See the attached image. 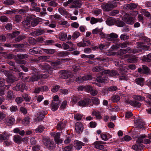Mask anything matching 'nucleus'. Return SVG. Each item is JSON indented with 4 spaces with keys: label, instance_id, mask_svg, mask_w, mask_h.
Returning a JSON list of instances; mask_svg holds the SVG:
<instances>
[{
    "label": "nucleus",
    "instance_id": "f257e3e1",
    "mask_svg": "<svg viewBox=\"0 0 151 151\" xmlns=\"http://www.w3.org/2000/svg\"><path fill=\"white\" fill-rule=\"evenodd\" d=\"M43 142L44 145L49 149L52 150L55 147V145L54 142L51 140L49 138H44L43 139Z\"/></svg>",
    "mask_w": 151,
    "mask_h": 151
},
{
    "label": "nucleus",
    "instance_id": "f03ea898",
    "mask_svg": "<svg viewBox=\"0 0 151 151\" xmlns=\"http://www.w3.org/2000/svg\"><path fill=\"white\" fill-rule=\"evenodd\" d=\"M63 48L69 51H72L75 49V45L71 42H63L62 44Z\"/></svg>",
    "mask_w": 151,
    "mask_h": 151
},
{
    "label": "nucleus",
    "instance_id": "7ed1b4c3",
    "mask_svg": "<svg viewBox=\"0 0 151 151\" xmlns=\"http://www.w3.org/2000/svg\"><path fill=\"white\" fill-rule=\"evenodd\" d=\"M117 6L116 3L113 4L111 3L103 4L101 5V7L104 11H109L111 10L113 8L116 7Z\"/></svg>",
    "mask_w": 151,
    "mask_h": 151
},
{
    "label": "nucleus",
    "instance_id": "20e7f679",
    "mask_svg": "<svg viewBox=\"0 0 151 151\" xmlns=\"http://www.w3.org/2000/svg\"><path fill=\"white\" fill-rule=\"evenodd\" d=\"M100 73L101 75H107L108 76L113 77L118 76L119 75L117 71L114 70H104L101 72H100Z\"/></svg>",
    "mask_w": 151,
    "mask_h": 151
},
{
    "label": "nucleus",
    "instance_id": "39448f33",
    "mask_svg": "<svg viewBox=\"0 0 151 151\" xmlns=\"http://www.w3.org/2000/svg\"><path fill=\"white\" fill-rule=\"evenodd\" d=\"M134 19L129 14L125 13L124 15L123 21L127 24H132L134 22Z\"/></svg>",
    "mask_w": 151,
    "mask_h": 151
},
{
    "label": "nucleus",
    "instance_id": "423d86ee",
    "mask_svg": "<svg viewBox=\"0 0 151 151\" xmlns=\"http://www.w3.org/2000/svg\"><path fill=\"white\" fill-rule=\"evenodd\" d=\"M51 135L54 137V139L55 142L57 144L61 143L62 142V140L60 139V135L59 132H52L50 134Z\"/></svg>",
    "mask_w": 151,
    "mask_h": 151
},
{
    "label": "nucleus",
    "instance_id": "0eeeda50",
    "mask_svg": "<svg viewBox=\"0 0 151 151\" xmlns=\"http://www.w3.org/2000/svg\"><path fill=\"white\" fill-rule=\"evenodd\" d=\"M73 4L70 6V8H79L82 5L81 0H72Z\"/></svg>",
    "mask_w": 151,
    "mask_h": 151
},
{
    "label": "nucleus",
    "instance_id": "6e6552de",
    "mask_svg": "<svg viewBox=\"0 0 151 151\" xmlns=\"http://www.w3.org/2000/svg\"><path fill=\"white\" fill-rule=\"evenodd\" d=\"M124 58L128 62L133 63L136 62L137 60L136 58L133 56H130L127 54L124 56Z\"/></svg>",
    "mask_w": 151,
    "mask_h": 151
},
{
    "label": "nucleus",
    "instance_id": "1a4fd4ad",
    "mask_svg": "<svg viewBox=\"0 0 151 151\" xmlns=\"http://www.w3.org/2000/svg\"><path fill=\"white\" fill-rule=\"evenodd\" d=\"M105 143V142L99 141L95 142L93 145L95 148L99 150H102L104 148V146L102 144Z\"/></svg>",
    "mask_w": 151,
    "mask_h": 151
},
{
    "label": "nucleus",
    "instance_id": "9d476101",
    "mask_svg": "<svg viewBox=\"0 0 151 151\" xmlns=\"http://www.w3.org/2000/svg\"><path fill=\"white\" fill-rule=\"evenodd\" d=\"M75 130L76 132L78 133H80L83 130L82 124L80 122H78L75 124Z\"/></svg>",
    "mask_w": 151,
    "mask_h": 151
},
{
    "label": "nucleus",
    "instance_id": "9b49d317",
    "mask_svg": "<svg viewBox=\"0 0 151 151\" xmlns=\"http://www.w3.org/2000/svg\"><path fill=\"white\" fill-rule=\"evenodd\" d=\"M25 88V85L22 83H19L17 84L16 86L14 87V89L16 91H20L23 92Z\"/></svg>",
    "mask_w": 151,
    "mask_h": 151
},
{
    "label": "nucleus",
    "instance_id": "f8f14e48",
    "mask_svg": "<svg viewBox=\"0 0 151 151\" xmlns=\"http://www.w3.org/2000/svg\"><path fill=\"white\" fill-rule=\"evenodd\" d=\"M135 122L136 126L138 128H142L144 127L145 122L141 118L138 119Z\"/></svg>",
    "mask_w": 151,
    "mask_h": 151
},
{
    "label": "nucleus",
    "instance_id": "ddd939ff",
    "mask_svg": "<svg viewBox=\"0 0 151 151\" xmlns=\"http://www.w3.org/2000/svg\"><path fill=\"white\" fill-rule=\"evenodd\" d=\"M91 102L89 99H86L83 100H81L78 102V104L81 106H86L88 105Z\"/></svg>",
    "mask_w": 151,
    "mask_h": 151
},
{
    "label": "nucleus",
    "instance_id": "4468645a",
    "mask_svg": "<svg viewBox=\"0 0 151 151\" xmlns=\"http://www.w3.org/2000/svg\"><path fill=\"white\" fill-rule=\"evenodd\" d=\"M118 35L116 33L114 32L111 33L109 34H108L106 39L109 41H113L114 39L117 38Z\"/></svg>",
    "mask_w": 151,
    "mask_h": 151
},
{
    "label": "nucleus",
    "instance_id": "2eb2a0df",
    "mask_svg": "<svg viewBox=\"0 0 151 151\" xmlns=\"http://www.w3.org/2000/svg\"><path fill=\"white\" fill-rule=\"evenodd\" d=\"M66 125V122L65 121H61L59 122L57 126L58 129L62 130L65 129Z\"/></svg>",
    "mask_w": 151,
    "mask_h": 151
},
{
    "label": "nucleus",
    "instance_id": "dca6fc26",
    "mask_svg": "<svg viewBox=\"0 0 151 151\" xmlns=\"http://www.w3.org/2000/svg\"><path fill=\"white\" fill-rule=\"evenodd\" d=\"M45 117V114L40 112L37 113V116L34 119V122H38L41 121Z\"/></svg>",
    "mask_w": 151,
    "mask_h": 151
},
{
    "label": "nucleus",
    "instance_id": "f3484780",
    "mask_svg": "<svg viewBox=\"0 0 151 151\" xmlns=\"http://www.w3.org/2000/svg\"><path fill=\"white\" fill-rule=\"evenodd\" d=\"M74 144L76 147V149L78 150H80L82 147V146L85 145V143L79 141H75Z\"/></svg>",
    "mask_w": 151,
    "mask_h": 151
},
{
    "label": "nucleus",
    "instance_id": "a211bd4d",
    "mask_svg": "<svg viewBox=\"0 0 151 151\" xmlns=\"http://www.w3.org/2000/svg\"><path fill=\"white\" fill-rule=\"evenodd\" d=\"M15 122L14 118L12 117H9L6 118V124L9 126L12 125Z\"/></svg>",
    "mask_w": 151,
    "mask_h": 151
},
{
    "label": "nucleus",
    "instance_id": "6ab92c4d",
    "mask_svg": "<svg viewBox=\"0 0 151 151\" xmlns=\"http://www.w3.org/2000/svg\"><path fill=\"white\" fill-rule=\"evenodd\" d=\"M31 19H26L22 22L23 26L26 28H28L31 26Z\"/></svg>",
    "mask_w": 151,
    "mask_h": 151
},
{
    "label": "nucleus",
    "instance_id": "aec40b11",
    "mask_svg": "<svg viewBox=\"0 0 151 151\" xmlns=\"http://www.w3.org/2000/svg\"><path fill=\"white\" fill-rule=\"evenodd\" d=\"M13 140L15 143L20 144L22 142V139L19 135L16 134L13 137Z\"/></svg>",
    "mask_w": 151,
    "mask_h": 151
},
{
    "label": "nucleus",
    "instance_id": "412c9836",
    "mask_svg": "<svg viewBox=\"0 0 151 151\" xmlns=\"http://www.w3.org/2000/svg\"><path fill=\"white\" fill-rule=\"evenodd\" d=\"M44 32V30L43 29H40L39 30L32 32L30 33V35L33 36H38L43 34Z\"/></svg>",
    "mask_w": 151,
    "mask_h": 151
},
{
    "label": "nucleus",
    "instance_id": "4be33fe9",
    "mask_svg": "<svg viewBox=\"0 0 151 151\" xmlns=\"http://www.w3.org/2000/svg\"><path fill=\"white\" fill-rule=\"evenodd\" d=\"M60 103H55L54 101H52L51 104V109L52 111H56L58 108Z\"/></svg>",
    "mask_w": 151,
    "mask_h": 151
},
{
    "label": "nucleus",
    "instance_id": "5701e85b",
    "mask_svg": "<svg viewBox=\"0 0 151 151\" xmlns=\"http://www.w3.org/2000/svg\"><path fill=\"white\" fill-rule=\"evenodd\" d=\"M116 19L112 17H109L108 18L106 21V24L109 25L111 26L114 24L115 23Z\"/></svg>",
    "mask_w": 151,
    "mask_h": 151
},
{
    "label": "nucleus",
    "instance_id": "b1692460",
    "mask_svg": "<svg viewBox=\"0 0 151 151\" xmlns=\"http://www.w3.org/2000/svg\"><path fill=\"white\" fill-rule=\"evenodd\" d=\"M16 80L15 78L12 75H9L6 79V82L9 84L12 83Z\"/></svg>",
    "mask_w": 151,
    "mask_h": 151
},
{
    "label": "nucleus",
    "instance_id": "393cba45",
    "mask_svg": "<svg viewBox=\"0 0 151 151\" xmlns=\"http://www.w3.org/2000/svg\"><path fill=\"white\" fill-rule=\"evenodd\" d=\"M15 98L12 91H9L7 93V98L8 100H13Z\"/></svg>",
    "mask_w": 151,
    "mask_h": 151
},
{
    "label": "nucleus",
    "instance_id": "a878e982",
    "mask_svg": "<svg viewBox=\"0 0 151 151\" xmlns=\"http://www.w3.org/2000/svg\"><path fill=\"white\" fill-rule=\"evenodd\" d=\"M67 38V34L65 32H60L58 35V38L61 41H65Z\"/></svg>",
    "mask_w": 151,
    "mask_h": 151
},
{
    "label": "nucleus",
    "instance_id": "bb28decb",
    "mask_svg": "<svg viewBox=\"0 0 151 151\" xmlns=\"http://www.w3.org/2000/svg\"><path fill=\"white\" fill-rule=\"evenodd\" d=\"M132 148L133 149L137 151L142 150L143 148V145L142 144L136 145H133Z\"/></svg>",
    "mask_w": 151,
    "mask_h": 151
},
{
    "label": "nucleus",
    "instance_id": "cd10ccee",
    "mask_svg": "<svg viewBox=\"0 0 151 151\" xmlns=\"http://www.w3.org/2000/svg\"><path fill=\"white\" fill-rule=\"evenodd\" d=\"M142 73L148 75L150 74V69L145 65H142Z\"/></svg>",
    "mask_w": 151,
    "mask_h": 151
},
{
    "label": "nucleus",
    "instance_id": "c85d7f7f",
    "mask_svg": "<svg viewBox=\"0 0 151 151\" xmlns=\"http://www.w3.org/2000/svg\"><path fill=\"white\" fill-rule=\"evenodd\" d=\"M41 67L43 70H46L48 73L50 74L52 73V71L50 70L51 68L49 65H42Z\"/></svg>",
    "mask_w": 151,
    "mask_h": 151
},
{
    "label": "nucleus",
    "instance_id": "c756f323",
    "mask_svg": "<svg viewBox=\"0 0 151 151\" xmlns=\"http://www.w3.org/2000/svg\"><path fill=\"white\" fill-rule=\"evenodd\" d=\"M96 81L99 82H108V78H102L101 76H99L96 78Z\"/></svg>",
    "mask_w": 151,
    "mask_h": 151
},
{
    "label": "nucleus",
    "instance_id": "7c9ffc66",
    "mask_svg": "<svg viewBox=\"0 0 151 151\" xmlns=\"http://www.w3.org/2000/svg\"><path fill=\"white\" fill-rule=\"evenodd\" d=\"M68 78L67 79V83L68 84H70V83L73 82L75 80V76L72 74H70L69 75Z\"/></svg>",
    "mask_w": 151,
    "mask_h": 151
},
{
    "label": "nucleus",
    "instance_id": "2f4dec72",
    "mask_svg": "<svg viewBox=\"0 0 151 151\" xmlns=\"http://www.w3.org/2000/svg\"><path fill=\"white\" fill-rule=\"evenodd\" d=\"M39 49L37 47H34L29 50V53L31 55L37 54L38 52Z\"/></svg>",
    "mask_w": 151,
    "mask_h": 151
},
{
    "label": "nucleus",
    "instance_id": "473e14b6",
    "mask_svg": "<svg viewBox=\"0 0 151 151\" xmlns=\"http://www.w3.org/2000/svg\"><path fill=\"white\" fill-rule=\"evenodd\" d=\"M43 52L50 54H52L55 52V50L52 49H42Z\"/></svg>",
    "mask_w": 151,
    "mask_h": 151
},
{
    "label": "nucleus",
    "instance_id": "72a5a7b5",
    "mask_svg": "<svg viewBox=\"0 0 151 151\" xmlns=\"http://www.w3.org/2000/svg\"><path fill=\"white\" fill-rule=\"evenodd\" d=\"M70 54L69 52L67 51H62L59 52L58 54V55L60 57L67 56Z\"/></svg>",
    "mask_w": 151,
    "mask_h": 151
},
{
    "label": "nucleus",
    "instance_id": "f704fd0d",
    "mask_svg": "<svg viewBox=\"0 0 151 151\" xmlns=\"http://www.w3.org/2000/svg\"><path fill=\"white\" fill-rule=\"evenodd\" d=\"M144 79L143 78H138L135 79V82L137 84L142 86L144 84Z\"/></svg>",
    "mask_w": 151,
    "mask_h": 151
},
{
    "label": "nucleus",
    "instance_id": "c9c22d12",
    "mask_svg": "<svg viewBox=\"0 0 151 151\" xmlns=\"http://www.w3.org/2000/svg\"><path fill=\"white\" fill-rule=\"evenodd\" d=\"M48 4L49 6L53 7H56L58 5L56 0H53L50 1L48 3Z\"/></svg>",
    "mask_w": 151,
    "mask_h": 151
},
{
    "label": "nucleus",
    "instance_id": "e433bc0d",
    "mask_svg": "<svg viewBox=\"0 0 151 151\" xmlns=\"http://www.w3.org/2000/svg\"><path fill=\"white\" fill-rule=\"evenodd\" d=\"M92 115L93 116H95L96 119H100L101 118V116L100 114V113L99 111H96L93 110L92 112Z\"/></svg>",
    "mask_w": 151,
    "mask_h": 151
},
{
    "label": "nucleus",
    "instance_id": "4c0bfd02",
    "mask_svg": "<svg viewBox=\"0 0 151 151\" xmlns=\"http://www.w3.org/2000/svg\"><path fill=\"white\" fill-rule=\"evenodd\" d=\"M146 137L145 135V134H142L140 135L139 137H138L136 141L137 143H141L142 142V139L145 138Z\"/></svg>",
    "mask_w": 151,
    "mask_h": 151
},
{
    "label": "nucleus",
    "instance_id": "58836bf2",
    "mask_svg": "<svg viewBox=\"0 0 151 151\" xmlns=\"http://www.w3.org/2000/svg\"><path fill=\"white\" fill-rule=\"evenodd\" d=\"M30 118L29 116H27L24 118V119L22 121V124L26 125L29 124L30 122Z\"/></svg>",
    "mask_w": 151,
    "mask_h": 151
},
{
    "label": "nucleus",
    "instance_id": "ea45409f",
    "mask_svg": "<svg viewBox=\"0 0 151 151\" xmlns=\"http://www.w3.org/2000/svg\"><path fill=\"white\" fill-rule=\"evenodd\" d=\"M50 18L51 19L58 20L60 18V16L57 14L50 15Z\"/></svg>",
    "mask_w": 151,
    "mask_h": 151
},
{
    "label": "nucleus",
    "instance_id": "a19ab883",
    "mask_svg": "<svg viewBox=\"0 0 151 151\" xmlns=\"http://www.w3.org/2000/svg\"><path fill=\"white\" fill-rule=\"evenodd\" d=\"M26 38V37L25 35H21L16 38L14 40L16 42H19L21 40L25 39Z\"/></svg>",
    "mask_w": 151,
    "mask_h": 151
},
{
    "label": "nucleus",
    "instance_id": "79ce46f5",
    "mask_svg": "<svg viewBox=\"0 0 151 151\" xmlns=\"http://www.w3.org/2000/svg\"><path fill=\"white\" fill-rule=\"evenodd\" d=\"M58 11L62 15H66L67 14V13L65 9L62 7L59 8Z\"/></svg>",
    "mask_w": 151,
    "mask_h": 151
},
{
    "label": "nucleus",
    "instance_id": "37998d69",
    "mask_svg": "<svg viewBox=\"0 0 151 151\" xmlns=\"http://www.w3.org/2000/svg\"><path fill=\"white\" fill-rule=\"evenodd\" d=\"M37 75H36L32 76L30 79V81H37L40 78V77H39V74H37Z\"/></svg>",
    "mask_w": 151,
    "mask_h": 151
},
{
    "label": "nucleus",
    "instance_id": "c03bdc74",
    "mask_svg": "<svg viewBox=\"0 0 151 151\" xmlns=\"http://www.w3.org/2000/svg\"><path fill=\"white\" fill-rule=\"evenodd\" d=\"M29 56L27 54H18L17 57L21 59H25L27 58Z\"/></svg>",
    "mask_w": 151,
    "mask_h": 151
},
{
    "label": "nucleus",
    "instance_id": "a18cd8bd",
    "mask_svg": "<svg viewBox=\"0 0 151 151\" xmlns=\"http://www.w3.org/2000/svg\"><path fill=\"white\" fill-rule=\"evenodd\" d=\"M22 96L24 99V100L27 101H30L31 97L28 94L26 93H24L22 95Z\"/></svg>",
    "mask_w": 151,
    "mask_h": 151
},
{
    "label": "nucleus",
    "instance_id": "49530a36",
    "mask_svg": "<svg viewBox=\"0 0 151 151\" xmlns=\"http://www.w3.org/2000/svg\"><path fill=\"white\" fill-rule=\"evenodd\" d=\"M4 56L6 59H10L13 58L14 55L12 54L4 53Z\"/></svg>",
    "mask_w": 151,
    "mask_h": 151
},
{
    "label": "nucleus",
    "instance_id": "de8ad7c7",
    "mask_svg": "<svg viewBox=\"0 0 151 151\" xmlns=\"http://www.w3.org/2000/svg\"><path fill=\"white\" fill-rule=\"evenodd\" d=\"M83 116V115L78 113L75 114L74 116V118L77 121L81 120Z\"/></svg>",
    "mask_w": 151,
    "mask_h": 151
},
{
    "label": "nucleus",
    "instance_id": "09e8293b",
    "mask_svg": "<svg viewBox=\"0 0 151 151\" xmlns=\"http://www.w3.org/2000/svg\"><path fill=\"white\" fill-rule=\"evenodd\" d=\"M140 12L141 13L143 14L145 16L147 17H149L150 16V13L144 9H142L141 10Z\"/></svg>",
    "mask_w": 151,
    "mask_h": 151
},
{
    "label": "nucleus",
    "instance_id": "8fccbe9b",
    "mask_svg": "<svg viewBox=\"0 0 151 151\" xmlns=\"http://www.w3.org/2000/svg\"><path fill=\"white\" fill-rule=\"evenodd\" d=\"M44 129V127L42 126H39L35 130V132L37 133H40L42 132Z\"/></svg>",
    "mask_w": 151,
    "mask_h": 151
},
{
    "label": "nucleus",
    "instance_id": "3c124183",
    "mask_svg": "<svg viewBox=\"0 0 151 151\" xmlns=\"http://www.w3.org/2000/svg\"><path fill=\"white\" fill-rule=\"evenodd\" d=\"M22 19V16L21 15H16L14 18V20L17 22L20 21Z\"/></svg>",
    "mask_w": 151,
    "mask_h": 151
},
{
    "label": "nucleus",
    "instance_id": "603ef678",
    "mask_svg": "<svg viewBox=\"0 0 151 151\" xmlns=\"http://www.w3.org/2000/svg\"><path fill=\"white\" fill-rule=\"evenodd\" d=\"M115 24L119 27H122L124 25V23L122 21L116 20Z\"/></svg>",
    "mask_w": 151,
    "mask_h": 151
},
{
    "label": "nucleus",
    "instance_id": "864d4df0",
    "mask_svg": "<svg viewBox=\"0 0 151 151\" xmlns=\"http://www.w3.org/2000/svg\"><path fill=\"white\" fill-rule=\"evenodd\" d=\"M102 29H99L98 28H96L92 30V34L95 35L97 33H99L100 32L102 31Z\"/></svg>",
    "mask_w": 151,
    "mask_h": 151
},
{
    "label": "nucleus",
    "instance_id": "5fc2aeb1",
    "mask_svg": "<svg viewBox=\"0 0 151 151\" xmlns=\"http://www.w3.org/2000/svg\"><path fill=\"white\" fill-rule=\"evenodd\" d=\"M134 98L136 100L141 101L144 100L145 97L140 95H136L134 96Z\"/></svg>",
    "mask_w": 151,
    "mask_h": 151
},
{
    "label": "nucleus",
    "instance_id": "6e6d98bb",
    "mask_svg": "<svg viewBox=\"0 0 151 151\" xmlns=\"http://www.w3.org/2000/svg\"><path fill=\"white\" fill-rule=\"evenodd\" d=\"M126 53V50L124 49H121L118 52L115 53L116 55H121Z\"/></svg>",
    "mask_w": 151,
    "mask_h": 151
},
{
    "label": "nucleus",
    "instance_id": "4d7b16f0",
    "mask_svg": "<svg viewBox=\"0 0 151 151\" xmlns=\"http://www.w3.org/2000/svg\"><path fill=\"white\" fill-rule=\"evenodd\" d=\"M80 35V33L79 32L76 31L74 32L72 35L73 39L75 40Z\"/></svg>",
    "mask_w": 151,
    "mask_h": 151
},
{
    "label": "nucleus",
    "instance_id": "13d9d810",
    "mask_svg": "<svg viewBox=\"0 0 151 151\" xmlns=\"http://www.w3.org/2000/svg\"><path fill=\"white\" fill-rule=\"evenodd\" d=\"M91 99L92 102L95 104L98 105L99 103V99L93 97Z\"/></svg>",
    "mask_w": 151,
    "mask_h": 151
},
{
    "label": "nucleus",
    "instance_id": "bf43d9fd",
    "mask_svg": "<svg viewBox=\"0 0 151 151\" xmlns=\"http://www.w3.org/2000/svg\"><path fill=\"white\" fill-rule=\"evenodd\" d=\"M112 101L114 102H117L120 99V97L117 95H115L113 96L112 97Z\"/></svg>",
    "mask_w": 151,
    "mask_h": 151
},
{
    "label": "nucleus",
    "instance_id": "052dcab7",
    "mask_svg": "<svg viewBox=\"0 0 151 151\" xmlns=\"http://www.w3.org/2000/svg\"><path fill=\"white\" fill-rule=\"evenodd\" d=\"M129 38V36L126 34L122 35L120 36V38L121 40H125Z\"/></svg>",
    "mask_w": 151,
    "mask_h": 151
},
{
    "label": "nucleus",
    "instance_id": "680f3d73",
    "mask_svg": "<svg viewBox=\"0 0 151 151\" xmlns=\"http://www.w3.org/2000/svg\"><path fill=\"white\" fill-rule=\"evenodd\" d=\"M146 102L147 104V106L149 107L148 109L147 110V112L148 114H151V104H150L149 101H146Z\"/></svg>",
    "mask_w": 151,
    "mask_h": 151
},
{
    "label": "nucleus",
    "instance_id": "e2e57ef3",
    "mask_svg": "<svg viewBox=\"0 0 151 151\" xmlns=\"http://www.w3.org/2000/svg\"><path fill=\"white\" fill-rule=\"evenodd\" d=\"M117 89V87L115 86H112L108 88L107 91H113L116 90Z\"/></svg>",
    "mask_w": 151,
    "mask_h": 151
},
{
    "label": "nucleus",
    "instance_id": "0e129e2a",
    "mask_svg": "<svg viewBox=\"0 0 151 151\" xmlns=\"http://www.w3.org/2000/svg\"><path fill=\"white\" fill-rule=\"evenodd\" d=\"M23 101V99L21 97H17L15 99V101L17 104H21Z\"/></svg>",
    "mask_w": 151,
    "mask_h": 151
},
{
    "label": "nucleus",
    "instance_id": "69168bd1",
    "mask_svg": "<svg viewBox=\"0 0 151 151\" xmlns=\"http://www.w3.org/2000/svg\"><path fill=\"white\" fill-rule=\"evenodd\" d=\"M0 20L2 22H6L8 21V18L5 16H3L0 17Z\"/></svg>",
    "mask_w": 151,
    "mask_h": 151
},
{
    "label": "nucleus",
    "instance_id": "338daca9",
    "mask_svg": "<svg viewBox=\"0 0 151 151\" xmlns=\"http://www.w3.org/2000/svg\"><path fill=\"white\" fill-rule=\"evenodd\" d=\"M73 146L70 145L66 146L63 149V151H71L73 149Z\"/></svg>",
    "mask_w": 151,
    "mask_h": 151
},
{
    "label": "nucleus",
    "instance_id": "774afa93",
    "mask_svg": "<svg viewBox=\"0 0 151 151\" xmlns=\"http://www.w3.org/2000/svg\"><path fill=\"white\" fill-rule=\"evenodd\" d=\"M145 60L147 62H150L151 60V53L149 54L146 56H145Z\"/></svg>",
    "mask_w": 151,
    "mask_h": 151
}]
</instances>
